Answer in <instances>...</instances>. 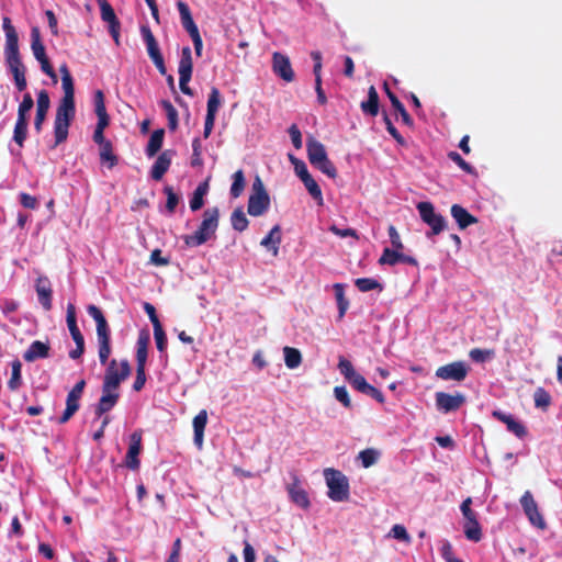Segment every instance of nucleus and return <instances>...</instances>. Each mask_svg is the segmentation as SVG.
Here are the masks:
<instances>
[{
  "label": "nucleus",
  "instance_id": "21",
  "mask_svg": "<svg viewBox=\"0 0 562 562\" xmlns=\"http://www.w3.org/2000/svg\"><path fill=\"white\" fill-rule=\"evenodd\" d=\"M149 342V331L142 330L136 341V368L146 369Z\"/></svg>",
  "mask_w": 562,
  "mask_h": 562
},
{
  "label": "nucleus",
  "instance_id": "60",
  "mask_svg": "<svg viewBox=\"0 0 562 562\" xmlns=\"http://www.w3.org/2000/svg\"><path fill=\"white\" fill-rule=\"evenodd\" d=\"M389 536H391L400 541L406 542V543H409L412 540L406 528L403 525H398V524L394 525L392 527Z\"/></svg>",
  "mask_w": 562,
  "mask_h": 562
},
{
  "label": "nucleus",
  "instance_id": "45",
  "mask_svg": "<svg viewBox=\"0 0 562 562\" xmlns=\"http://www.w3.org/2000/svg\"><path fill=\"white\" fill-rule=\"evenodd\" d=\"M232 178L233 183L231 186V195L236 199L241 195L246 186L244 171L241 169L235 171Z\"/></svg>",
  "mask_w": 562,
  "mask_h": 562
},
{
  "label": "nucleus",
  "instance_id": "6",
  "mask_svg": "<svg viewBox=\"0 0 562 562\" xmlns=\"http://www.w3.org/2000/svg\"><path fill=\"white\" fill-rule=\"evenodd\" d=\"M416 207L422 221L430 227V231L426 233L428 238L437 236L446 229V218L441 214L436 213L435 206L431 202H419Z\"/></svg>",
  "mask_w": 562,
  "mask_h": 562
},
{
  "label": "nucleus",
  "instance_id": "31",
  "mask_svg": "<svg viewBox=\"0 0 562 562\" xmlns=\"http://www.w3.org/2000/svg\"><path fill=\"white\" fill-rule=\"evenodd\" d=\"M177 8L180 14L181 24L183 29L189 33L199 31L195 22L193 21L189 5L183 1L177 2Z\"/></svg>",
  "mask_w": 562,
  "mask_h": 562
},
{
  "label": "nucleus",
  "instance_id": "43",
  "mask_svg": "<svg viewBox=\"0 0 562 562\" xmlns=\"http://www.w3.org/2000/svg\"><path fill=\"white\" fill-rule=\"evenodd\" d=\"M284 362L289 369L297 368L302 362V355L299 349L293 347H284Z\"/></svg>",
  "mask_w": 562,
  "mask_h": 562
},
{
  "label": "nucleus",
  "instance_id": "34",
  "mask_svg": "<svg viewBox=\"0 0 562 562\" xmlns=\"http://www.w3.org/2000/svg\"><path fill=\"white\" fill-rule=\"evenodd\" d=\"M301 181L304 183V187L308 191V193L312 195V198L317 202L318 205H323V194L321 187L315 181V179L311 176L310 172L303 173V176L300 177Z\"/></svg>",
  "mask_w": 562,
  "mask_h": 562
},
{
  "label": "nucleus",
  "instance_id": "28",
  "mask_svg": "<svg viewBox=\"0 0 562 562\" xmlns=\"http://www.w3.org/2000/svg\"><path fill=\"white\" fill-rule=\"evenodd\" d=\"M66 322L74 341L77 342L85 340L83 335L77 325L76 306L72 303H68L67 305Z\"/></svg>",
  "mask_w": 562,
  "mask_h": 562
},
{
  "label": "nucleus",
  "instance_id": "14",
  "mask_svg": "<svg viewBox=\"0 0 562 562\" xmlns=\"http://www.w3.org/2000/svg\"><path fill=\"white\" fill-rule=\"evenodd\" d=\"M272 71L286 82H292L295 77L289 57L279 52L272 54Z\"/></svg>",
  "mask_w": 562,
  "mask_h": 562
},
{
  "label": "nucleus",
  "instance_id": "40",
  "mask_svg": "<svg viewBox=\"0 0 562 562\" xmlns=\"http://www.w3.org/2000/svg\"><path fill=\"white\" fill-rule=\"evenodd\" d=\"M29 119L16 117V122L13 130V140L19 147L24 146V142L27 137Z\"/></svg>",
  "mask_w": 562,
  "mask_h": 562
},
{
  "label": "nucleus",
  "instance_id": "47",
  "mask_svg": "<svg viewBox=\"0 0 562 562\" xmlns=\"http://www.w3.org/2000/svg\"><path fill=\"white\" fill-rule=\"evenodd\" d=\"M533 401L535 406L537 408H541L543 411H547L548 407L551 405V395L549 392L543 387H537L533 393Z\"/></svg>",
  "mask_w": 562,
  "mask_h": 562
},
{
  "label": "nucleus",
  "instance_id": "38",
  "mask_svg": "<svg viewBox=\"0 0 562 562\" xmlns=\"http://www.w3.org/2000/svg\"><path fill=\"white\" fill-rule=\"evenodd\" d=\"M463 531L465 537L474 542L482 539V529L477 521V517L467 519L463 525Z\"/></svg>",
  "mask_w": 562,
  "mask_h": 562
},
{
  "label": "nucleus",
  "instance_id": "3",
  "mask_svg": "<svg viewBox=\"0 0 562 562\" xmlns=\"http://www.w3.org/2000/svg\"><path fill=\"white\" fill-rule=\"evenodd\" d=\"M88 314L94 319L97 325V338L99 345V360L101 364H105L112 352L111 349V331L102 311L95 305H89Z\"/></svg>",
  "mask_w": 562,
  "mask_h": 562
},
{
  "label": "nucleus",
  "instance_id": "64",
  "mask_svg": "<svg viewBox=\"0 0 562 562\" xmlns=\"http://www.w3.org/2000/svg\"><path fill=\"white\" fill-rule=\"evenodd\" d=\"M289 134H290L292 144L295 147V149H301L303 146L302 134L296 124H292L289 127Z\"/></svg>",
  "mask_w": 562,
  "mask_h": 562
},
{
  "label": "nucleus",
  "instance_id": "48",
  "mask_svg": "<svg viewBox=\"0 0 562 562\" xmlns=\"http://www.w3.org/2000/svg\"><path fill=\"white\" fill-rule=\"evenodd\" d=\"M357 289L361 292H369L372 290H383V285L371 278H359L355 281Z\"/></svg>",
  "mask_w": 562,
  "mask_h": 562
},
{
  "label": "nucleus",
  "instance_id": "25",
  "mask_svg": "<svg viewBox=\"0 0 562 562\" xmlns=\"http://www.w3.org/2000/svg\"><path fill=\"white\" fill-rule=\"evenodd\" d=\"M306 150L311 165L319 162L328 157L325 146L312 136L308 137L306 142Z\"/></svg>",
  "mask_w": 562,
  "mask_h": 562
},
{
  "label": "nucleus",
  "instance_id": "18",
  "mask_svg": "<svg viewBox=\"0 0 562 562\" xmlns=\"http://www.w3.org/2000/svg\"><path fill=\"white\" fill-rule=\"evenodd\" d=\"M379 265L395 266L398 262L407 263L414 267L418 266L416 258L404 255L401 250H392L391 248H384L381 257L378 260Z\"/></svg>",
  "mask_w": 562,
  "mask_h": 562
},
{
  "label": "nucleus",
  "instance_id": "42",
  "mask_svg": "<svg viewBox=\"0 0 562 562\" xmlns=\"http://www.w3.org/2000/svg\"><path fill=\"white\" fill-rule=\"evenodd\" d=\"M222 105V95L220 90L216 87H212L209 99H207V109L206 115L216 116V113Z\"/></svg>",
  "mask_w": 562,
  "mask_h": 562
},
{
  "label": "nucleus",
  "instance_id": "11",
  "mask_svg": "<svg viewBox=\"0 0 562 562\" xmlns=\"http://www.w3.org/2000/svg\"><path fill=\"white\" fill-rule=\"evenodd\" d=\"M521 507L531 525L539 529L547 527L546 520L538 509V505L530 491H526L520 498Z\"/></svg>",
  "mask_w": 562,
  "mask_h": 562
},
{
  "label": "nucleus",
  "instance_id": "53",
  "mask_svg": "<svg viewBox=\"0 0 562 562\" xmlns=\"http://www.w3.org/2000/svg\"><path fill=\"white\" fill-rule=\"evenodd\" d=\"M203 165L202 159V144L199 137H195L192 140V156H191V166L192 167H201Z\"/></svg>",
  "mask_w": 562,
  "mask_h": 562
},
{
  "label": "nucleus",
  "instance_id": "63",
  "mask_svg": "<svg viewBox=\"0 0 562 562\" xmlns=\"http://www.w3.org/2000/svg\"><path fill=\"white\" fill-rule=\"evenodd\" d=\"M390 240L392 244L393 249L392 250H402L404 248V245L401 240V236L398 232L396 231L395 226L390 225L387 228Z\"/></svg>",
  "mask_w": 562,
  "mask_h": 562
},
{
  "label": "nucleus",
  "instance_id": "7",
  "mask_svg": "<svg viewBox=\"0 0 562 562\" xmlns=\"http://www.w3.org/2000/svg\"><path fill=\"white\" fill-rule=\"evenodd\" d=\"M270 206V196L259 177L252 182V192L249 195L247 212L251 216H261Z\"/></svg>",
  "mask_w": 562,
  "mask_h": 562
},
{
  "label": "nucleus",
  "instance_id": "36",
  "mask_svg": "<svg viewBox=\"0 0 562 562\" xmlns=\"http://www.w3.org/2000/svg\"><path fill=\"white\" fill-rule=\"evenodd\" d=\"M165 131L162 128L155 130L148 140L146 147V155L151 158L154 157L160 149L164 143Z\"/></svg>",
  "mask_w": 562,
  "mask_h": 562
},
{
  "label": "nucleus",
  "instance_id": "13",
  "mask_svg": "<svg viewBox=\"0 0 562 562\" xmlns=\"http://www.w3.org/2000/svg\"><path fill=\"white\" fill-rule=\"evenodd\" d=\"M435 398L437 408L443 413L458 411L465 402V396L461 393L452 395L446 392H437Z\"/></svg>",
  "mask_w": 562,
  "mask_h": 562
},
{
  "label": "nucleus",
  "instance_id": "58",
  "mask_svg": "<svg viewBox=\"0 0 562 562\" xmlns=\"http://www.w3.org/2000/svg\"><path fill=\"white\" fill-rule=\"evenodd\" d=\"M338 369L347 381L357 373L352 363L344 357L339 358Z\"/></svg>",
  "mask_w": 562,
  "mask_h": 562
},
{
  "label": "nucleus",
  "instance_id": "50",
  "mask_svg": "<svg viewBox=\"0 0 562 562\" xmlns=\"http://www.w3.org/2000/svg\"><path fill=\"white\" fill-rule=\"evenodd\" d=\"M495 356L494 349L473 348L469 352V357L474 362H485Z\"/></svg>",
  "mask_w": 562,
  "mask_h": 562
},
{
  "label": "nucleus",
  "instance_id": "15",
  "mask_svg": "<svg viewBox=\"0 0 562 562\" xmlns=\"http://www.w3.org/2000/svg\"><path fill=\"white\" fill-rule=\"evenodd\" d=\"M142 451V431L136 430L130 437V446L125 456V465L131 470L139 469L138 454Z\"/></svg>",
  "mask_w": 562,
  "mask_h": 562
},
{
  "label": "nucleus",
  "instance_id": "27",
  "mask_svg": "<svg viewBox=\"0 0 562 562\" xmlns=\"http://www.w3.org/2000/svg\"><path fill=\"white\" fill-rule=\"evenodd\" d=\"M59 72L61 75V87L64 90L63 100H75V87L74 79L69 71L67 64H63L59 67Z\"/></svg>",
  "mask_w": 562,
  "mask_h": 562
},
{
  "label": "nucleus",
  "instance_id": "10",
  "mask_svg": "<svg viewBox=\"0 0 562 562\" xmlns=\"http://www.w3.org/2000/svg\"><path fill=\"white\" fill-rule=\"evenodd\" d=\"M140 34L146 44L148 56L161 75L167 74V68L158 42L147 25L140 26Z\"/></svg>",
  "mask_w": 562,
  "mask_h": 562
},
{
  "label": "nucleus",
  "instance_id": "19",
  "mask_svg": "<svg viewBox=\"0 0 562 562\" xmlns=\"http://www.w3.org/2000/svg\"><path fill=\"white\" fill-rule=\"evenodd\" d=\"M175 155L173 150L167 149L164 150L156 159L155 164L151 167L150 176L154 180L160 181L165 173L168 171L172 157Z\"/></svg>",
  "mask_w": 562,
  "mask_h": 562
},
{
  "label": "nucleus",
  "instance_id": "46",
  "mask_svg": "<svg viewBox=\"0 0 562 562\" xmlns=\"http://www.w3.org/2000/svg\"><path fill=\"white\" fill-rule=\"evenodd\" d=\"M207 182H203L198 186V188L194 190L193 195L190 200V209L195 212L200 210L204 204V195L207 192Z\"/></svg>",
  "mask_w": 562,
  "mask_h": 562
},
{
  "label": "nucleus",
  "instance_id": "9",
  "mask_svg": "<svg viewBox=\"0 0 562 562\" xmlns=\"http://www.w3.org/2000/svg\"><path fill=\"white\" fill-rule=\"evenodd\" d=\"M193 71V61H192V53L189 46H186L181 49V56L179 60V87L182 93L192 97L193 91L189 87V82L192 77Z\"/></svg>",
  "mask_w": 562,
  "mask_h": 562
},
{
  "label": "nucleus",
  "instance_id": "4",
  "mask_svg": "<svg viewBox=\"0 0 562 562\" xmlns=\"http://www.w3.org/2000/svg\"><path fill=\"white\" fill-rule=\"evenodd\" d=\"M76 114L75 100H60L54 121L55 144L53 147L66 142L68 130Z\"/></svg>",
  "mask_w": 562,
  "mask_h": 562
},
{
  "label": "nucleus",
  "instance_id": "54",
  "mask_svg": "<svg viewBox=\"0 0 562 562\" xmlns=\"http://www.w3.org/2000/svg\"><path fill=\"white\" fill-rule=\"evenodd\" d=\"M313 166L331 179L337 177V169L328 157L319 162L314 164Z\"/></svg>",
  "mask_w": 562,
  "mask_h": 562
},
{
  "label": "nucleus",
  "instance_id": "23",
  "mask_svg": "<svg viewBox=\"0 0 562 562\" xmlns=\"http://www.w3.org/2000/svg\"><path fill=\"white\" fill-rule=\"evenodd\" d=\"M120 394L116 391L106 390L102 387V395L95 407L97 417H101L103 414L111 411L117 403Z\"/></svg>",
  "mask_w": 562,
  "mask_h": 562
},
{
  "label": "nucleus",
  "instance_id": "2",
  "mask_svg": "<svg viewBox=\"0 0 562 562\" xmlns=\"http://www.w3.org/2000/svg\"><path fill=\"white\" fill-rule=\"evenodd\" d=\"M218 218L220 211L217 207L206 209L198 229L193 234L183 237L184 244L189 247H198L206 243L215 234Z\"/></svg>",
  "mask_w": 562,
  "mask_h": 562
},
{
  "label": "nucleus",
  "instance_id": "55",
  "mask_svg": "<svg viewBox=\"0 0 562 562\" xmlns=\"http://www.w3.org/2000/svg\"><path fill=\"white\" fill-rule=\"evenodd\" d=\"M34 106V100L30 93L23 95L22 102L18 108V117L29 119L27 114Z\"/></svg>",
  "mask_w": 562,
  "mask_h": 562
},
{
  "label": "nucleus",
  "instance_id": "1",
  "mask_svg": "<svg viewBox=\"0 0 562 562\" xmlns=\"http://www.w3.org/2000/svg\"><path fill=\"white\" fill-rule=\"evenodd\" d=\"M2 27L5 33L4 58L10 69L15 87L19 91H24L27 87L25 78V66L22 63L19 49V36L15 27L12 25L11 19L4 16L2 19Z\"/></svg>",
  "mask_w": 562,
  "mask_h": 562
},
{
  "label": "nucleus",
  "instance_id": "30",
  "mask_svg": "<svg viewBox=\"0 0 562 562\" xmlns=\"http://www.w3.org/2000/svg\"><path fill=\"white\" fill-rule=\"evenodd\" d=\"M384 89H385L386 95L390 99L393 108L400 114L402 122L407 126H413L414 121H413L412 116L408 114L405 106L398 100V98L395 95V93L390 90L387 83H384Z\"/></svg>",
  "mask_w": 562,
  "mask_h": 562
},
{
  "label": "nucleus",
  "instance_id": "61",
  "mask_svg": "<svg viewBox=\"0 0 562 562\" xmlns=\"http://www.w3.org/2000/svg\"><path fill=\"white\" fill-rule=\"evenodd\" d=\"M154 338H155L157 349L160 352H165V350L167 348V336H166V333H165L162 326H159V327L156 326V328H154Z\"/></svg>",
  "mask_w": 562,
  "mask_h": 562
},
{
  "label": "nucleus",
  "instance_id": "52",
  "mask_svg": "<svg viewBox=\"0 0 562 562\" xmlns=\"http://www.w3.org/2000/svg\"><path fill=\"white\" fill-rule=\"evenodd\" d=\"M164 192L167 195L166 210L169 214L175 213L176 207L180 201V196L173 191V188L166 186Z\"/></svg>",
  "mask_w": 562,
  "mask_h": 562
},
{
  "label": "nucleus",
  "instance_id": "8",
  "mask_svg": "<svg viewBox=\"0 0 562 562\" xmlns=\"http://www.w3.org/2000/svg\"><path fill=\"white\" fill-rule=\"evenodd\" d=\"M131 374L130 362L124 359L120 363L115 359L109 362L104 373L102 387L106 390L116 391L121 382L125 381Z\"/></svg>",
  "mask_w": 562,
  "mask_h": 562
},
{
  "label": "nucleus",
  "instance_id": "41",
  "mask_svg": "<svg viewBox=\"0 0 562 562\" xmlns=\"http://www.w3.org/2000/svg\"><path fill=\"white\" fill-rule=\"evenodd\" d=\"M334 291L338 306V319L341 321L349 307V301L345 296V289L341 283H335Z\"/></svg>",
  "mask_w": 562,
  "mask_h": 562
},
{
  "label": "nucleus",
  "instance_id": "44",
  "mask_svg": "<svg viewBox=\"0 0 562 562\" xmlns=\"http://www.w3.org/2000/svg\"><path fill=\"white\" fill-rule=\"evenodd\" d=\"M231 223L235 231L241 233L247 229L249 221L241 207H237L231 215Z\"/></svg>",
  "mask_w": 562,
  "mask_h": 562
},
{
  "label": "nucleus",
  "instance_id": "26",
  "mask_svg": "<svg viewBox=\"0 0 562 562\" xmlns=\"http://www.w3.org/2000/svg\"><path fill=\"white\" fill-rule=\"evenodd\" d=\"M207 424V412L202 409L195 415L193 418V430H194V443L198 448H201L203 445V436L205 426Z\"/></svg>",
  "mask_w": 562,
  "mask_h": 562
},
{
  "label": "nucleus",
  "instance_id": "35",
  "mask_svg": "<svg viewBox=\"0 0 562 562\" xmlns=\"http://www.w3.org/2000/svg\"><path fill=\"white\" fill-rule=\"evenodd\" d=\"M31 49L37 61L47 58L45 46L42 43L38 27H32L31 30Z\"/></svg>",
  "mask_w": 562,
  "mask_h": 562
},
{
  "label": "nucleus",
  "instance_id": "49",
  "mask_svg": "<svg viewBox=\"0 0 562 562\" xmlns=\"http://www.w3.org/2000/svg\"><path fill=\"white\" fill-rule=\"evenodd\" d=\"M100 146L101 160L109 162V168H113L117 164V157L113 154L112 143L106 142Z\"/></svg>",
  "mask_w": 562,
  "mask_h": 562
},
{
  "label": "nucleus",
  "instance_id": "20",
  "mask_svg": "<svg viewBox=\"0 0 562 562\" xmlns=\"http://www.w3.org/2000/svg\"><path fill=\"white\" fill-rule=\"evenodd\" d=\"M492 416L504 423L507 427V430L513 432L518 438H524L527 435L526 427L520 422L516 420L513 415L506 414L502 411H494Z\"/></svg>",
  "mask_w": 562,
  "mask_h": 562
},
{
  "label": "nucleus",
  "instance_id": "62",
  "mask_svg": "<svg viewBox=\"0 0 562 562\" xmlns=\"http://www.w3.org/2000/svg\"><path fill=\"white\" fill-rule=\"evenodd\" d=\"M335 398L340 402L346 408L351 407V401L346 386H335L334 389Z\"/></svg>",
  "mask_w": 562,
  "mask_h": 562
},
{
  "label": "nucleus",
  "instance_id": "22",
  "mask_svg": "<svg viewBox=\"0 0 562 562\" xmlns=\"http://www.w3.org/2000/svg\"><path fill=\"white\" fill-rule=\"evenodd\" d=\"M50 346L48 342L34 340L23 353L26 362H34L37 359H45L49 356Z\"/></svg>",
  "mask_w": 562,
  "mask_h": 562
},
{
  "label": "nucleus",
  "instance_id": "51",
  "mask_svg": "<svg viewBox=\"0 0 562 562\" xmlns=\"http://www.w3.org/2000/svg\"><path fill=\"white\" fill-rule=\"evenodd\" d=\"M100 12H101V19L104 22H106L109 25L110 24L116 25L117 22H120L112 5L108 1H104L103 3H101Z\"/></svg>",
  "mask_w": 562,
  "mask_h": 562
},
{
  "label": "nucleus",
  "instance_id": "16",
  "mask_svg": "<svg viewBox=\"0 0 562 562\" xmlns=\"http://www.w3.org/2000/svg\"><path fill=\"white\" fill-rule=\"evenodd\" d=\"M35 291L38 302L45 311H50L53 307L52 297L53 289L49 279L46 276H40L35 281Z\"/></svg>",
  "mask_w": 562,
  "mask_h": 562
},
{
  "label": "nucleus",
  "instance_id": "5",
  "mask_svg": "<svg viewBox=\"0 0 562 562\" xmlns=\"http://www.w3.org/2000/svg\"><path fill=\"white\" fill-rule=\"evenodd\" d=\"M328 486V497L334 502H345L349 498V482L339 470L326 469L324 471Z\"/></svg>",
  "mask_w": 562,
  "mask_h": 562
},
{
  "label": "nucleus",
  "instance_id": "17",
  "mask_svg": "<svg viewBox=\"0 0 562 562\" xmlns=\"http://www.w3.org/2000/svg\"><path fill=\"white\" fill-rule=\"evenodd\" d=\"M50 106V100L49 94L46 90H41L37 93V100H36V114L34 119V130L37 134L42 132L43 124L46 120L48 110Z\"/></svg>",
  "mask_w": 562,
  "mask_h": 562
},
{
  "label": "nucleus",
  "instance_id": "12",
  "mask_svg": "<svg viewBox=\"0 0 562 562\" xmlns=\"http://www.w3.org/2000/svg\"><path fill=\"white\" fill-rule=\"evenodd\" d=\"M468 375V368L462 361H454L441 366L436 370V376L445 381H463Z\"/></svg>",
  "mask_w": 562,
  "mask_h": 562
},
{
  "label": "nucleus",
  "instance_id": "32",
  "mask_svg": "<svg viewBox=\"0 0 562 562\" xmlns=\"http://www.w3.org/2000/svg\"><path fill=\"white\" fill-rule=\"evenodd\" d=\"M360 108L363 113L376 116L379 113V94L373 86L369 88L368 100L362 101Z\"/></svg>",
  "mask_w": 562,
  "mask_h": 562
},
{
  "label": "nucleus",
  "instance_id": "24",
  "mask_svg": "<svg viewBox=\"0 0 562 562\" xmlns=\"http://www.w3.org/2000/svg\"><path fill=\"white\" fill-rule=\"evenodd\" d=\"M450 212L460 229H465L470 225L477 223V218L470 214L468 210L460 204H453Z\"/></svg>",
  "mask_w": 562,
  "mask_h": 562
},
{
  "label": "nucleus",
  "instance_id": "29",
  "mask_svg": "<svg viewBox=\"0 0 562 562\" xmlns=\"http://www.w3.org/2000/svg\"><path fill=\"white\" fill-rule=\"evenodd\" d=\"M281 240V227L280 225H274L269 232V234L262 238L260 245L269 250H272L273 256H277Z\"/></svg>",
  "mask_w": 562,
  "mask_h": 562
},
{
  "label": "nucleus",
  "instance_id": "37",
  "mask_svg": "<svg viewBox=\"0 0 562 562\" xmlns=\"http://www.w3.org/2000/svg\"><path fill=\"white\" fill-rule=\"evenodd\" d=\"M21 371H22V363L20 362V360L16 359V360L12 361L11 376L7 383L8 389L11 392L18 391L23 384Z\"/></svg>",
  "mask_w": 562,
  "mask_h": 562
},
{
  "label": "nucleus",
  "instance_id": "59",
  "mask_svg": "<svg viewBox=\"0 0 562 562\" xmlns=\"http://www.w3.org/2000/svg\"><path fill=\"white\" fill-rule=\"evenodd\" d=\"M383 121L385 123L386 131L391 134V136L397 142L398 145L405 146L406 140L404 137L398 133L396 127L393 125L391 119L387 114H384Z\"/></svg>",
  "mask_w": 562,
  "mask_h": 562
},
{
  "label": "nucleus",
  "instance_id": "39",
  "mask_svg": "<svg viewBox=\"0 0 562 562\" xmlns=\"http://www.w3.org/2000/svg\"><path fill=\"white\" fill-rule=\"evenodd\" d=\"M288 491L293 503H295L297 506L304 509L310 507V499L307 493L303 488H301L296 483L291 485L288 488Z\"/></svg>",
  "mask_w": 562,
  "mask_h": 562
},
{
  "label": "nucleus",
  "instance_id": "57",
  "mask_svg": "<svg viewBox=\"0 0 562 562\" xmlns=\"http://www.w3.org/2000/svg\"><path fill=\"white\" fill-rule=\"evenodd\" d=\"M379 453L374 449H364L360 451L359 459L364 468L373 465L378 460Z\"/></svg>",
  "mask_w": 562,
  "mask_h": 562
},
{
  "label": "nucleus",
  "instance_id": "56",
  "mask_svg": "<svg viewBox=\"0 0 562 562\" xmlns=\"http://www.w3.org/2000/svg\"><path fill=\"white\" fill-rule=\"evenodd\" d=\"M448 158L456 162L464 172L469 175L475 173V169L468 161H465L459 153L450 151L448 153Z\"/></svg>",
  "mask_w": 562,
  "mask_h": 562
},
{
  "label": "nucleus",
  "instance_id": "33",
  "mask_svg": "<svg viewBox=\"0 0 562 562\" xmlns=\"http://www.w3.org/2000/svg\"><path fill=\"white\" fill-rule=\"evenodd\" d=\"M80 398L79 396L68 393L66 398V408L63 415L58 419V424H66L79 409L80 407Z\"/></svg>",
  "mask_w": 562,
  "mask_h": 562
}]
</instances>
